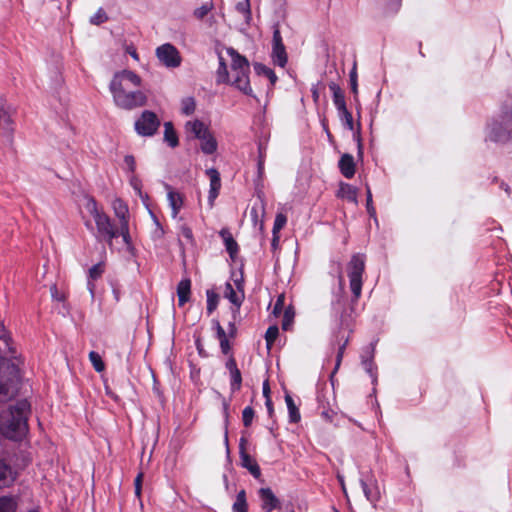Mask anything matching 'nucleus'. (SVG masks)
Returning a JSON list of instances; mask_svg holds the SVG:
<instances>
[{
	"label": "nucleus",
	"mask_w": 512,
	"mask_h": 512,
	"mask_svg": "<svg viewBox=\"0 0 512 512\" xmlns=\"http://www.w3.org/2000/svg\"><path fill=\"white\" fill-rule=\"evenodd\" d=\"M31 405L27 399L18 400L14 405L0 412V437L21 441L28 433V419Z\"/></svg>",
	"instance_id": "4"
},
{
	"label": "nucleus",
	"mask_w": 512,
	"mask_h": 512,
	"mask_svg": "<svg viewBox=\"0 0 512 512\" xmlns=\"http://www.w3.org/2000/svg\"><path fill=\"white\" fill-rule=\"evenodd\" d=\"M337 114H338V117H339L342 125L346 129L353 131L354 130V121H353L352 113L347 108H345L341 111H338Z\"/></svg>",
	"instance_id": "34"
},
{
	"label": "nucleus",
	"mask_w": 512,
	"mask_h": 512,
	"mask_svg": "<svg viewBox=\"0 0 512 512\" xmlns=\"http://www.w3.org/2000/svg\"><path fill=\"white\" fill-rule=\"evenodd\" d=\"M225 367H226V369L229 371V373H231V372H233V371H235V370L239 369V368L237 367L236 360H235V358H234L232 355H230V357H229V358H228V360L226 361V363H225Z\"/></svg>",
	"instance_id": "63"
},
{
	"label": "nucleus",
	"mask_w": 512,
	"mask_h": 512,
	"mask_svg": "<svg viewBox=\"0 0 512 512\" xmlns=\"http://www.w3.org/2000/svg\"><path fill=\"white\" fill-rule=\"evenodd\" d=\"M255 416V411L251 406H246L242 411L243 425L248 428L251 426Z\"/></svg>",
	"instance_id": "45"
},
{
	"label": "nucleus",
	"mask_w": 512,
	"mask_h": 512,
	"mask_svg": "<svg viewBox=\"0 0 512 512\" xmlns=\"http://www.w3.org/2000/svg\"><path fill=\"white\" fill-rule=\"evenodd\" d=\"M104 272L105 264L103 261H100L89 268L87 278L97 280L101 278Z\"/></svg>",
	"instance_id": "38"
},
{
	"label": "nucleus",
	"mask_w": 512,
	"mask_h": 512,
	"mask_svg": "<svg viewBox=\"0 0 512 512\" xmlns=\"http://www.w3.org/2000/svg\"><path fill=\"white\" fill-rule=\"evenodd\" d=\"M284 301H285L284 294H280L277 297V299H276V301L274 303V306H273L272 314L274 316L277 317V316H279L282 313L283 308H284Z\"/></svg>",
	"instance_id": "52"
},
{
	"label": "nucleus",
	"mask_w": 512,
	"mask_h": 512,
	"mask_svg": "<svg viewBox=\"0 0 512 512\" xmlns=\"http://www.w3.org/2000/svg\"><path fill=\"white\" fill-rule=\"evenodd\" d=\"M365 255L361 253L353 254L347 264V274L352 292L350 307L347 306V295L344 289V280L339 277V287L333 292L331 300L332 316L335 318L340 329H351V313L353 304L358 301L362 293L363 273L365 270Z\"/></svg>",
	"instance_id": "1"
},
{
	"label": "nucleus",
	"mask_w": 512,
	"mask_h": 512,
	"mask_svg": "<svg viewBox=\"0 0 512 512\" xmlns=\"http://www.w3.org/2000/svg\"><path fill=\"white\" fill-rule=\"evenodd\" d=\"M186 133L193 136L195 139L203 138L205 133L209 131L208 126L199 119L188 121L185 124Z\"/></svg>",
	"instance_id": "21"
},
{
	"label": "nucleus",
	"mask_w": 512,
	"mask_h": 512,
	"mask_svg": "<svg viewBox=\"0 0 512 512\" xmlns=\"http://www.w3.org/2000/svg\"><path fill=\"white\" fill-rule=\"evenodd\" d=\"M157 59L166 68H177L182 63V57L179 50L171 43H164L155 50Z\"/></svg>",
	"instance_id": "7"
},
{
	"label": "nucleus",
	"mask_w": 512,
	"mask_h": 512,
	"mask_svg": "<svg viewBox=\"0 0 512 512\" xmlns=\"http://www.w3.org/2000/svg\"><path fill=\"white\" fill-rule=\"evenodd\" d=\"M199 140L201 142L200 149L204 154L212 155L217 151L218 143L210 130L205 133L203 138H200Z\"/></svg>",
	"instance_id": "24"
},
{
	"label": "nucleus",
	"mask_w": 512,
	"mask_h": 512,
	"mask_svg": "<svg viewBox=\"0 0 512 512\" xmlns=\"http://www.w3.org/2000/svg\"><path fill=\"white\" fill-rule=\"evenodd\" d=\"M349 82H350L351 91L356 98L358 95V77H357L356 66H354L349 73Z\"/></svg>",
	"instance_id": "49"
},
{
	"label": "nucleus",
	"mask_w": 512,
	"mask_h": 512,
	"mask_svg": "<svg viewBox=\"0 0 512 512\" xmlns=\"http://www.w3.org/2000/svg\"><path fill=\"white\" fill-rule=\"evenodd\" d=\"M235 320L236 319L233 318V320L228 323V328H227L228 331L226 333L227 337L235 338L236 335H237V327H236V324H235Z\"/></svg>",
	"instance_id": "62"
},
{
	"label": "nucleus",
	"mask_w": 512,
	"mask_h": 512,
	"mask_svg": "<svg viewBox=\"0 0 512 512\" xmlns=\"http://www.w3.org/2000/svg\"><path fill=\"white\" fill-rule=\"evenodd\" d=\"M167 190V199L171 208L173 218H176L183 205V197L180 193L174 191L169 184H165Z\"/></svg>",
	"instance_id": "18"
},
{
	"label": "nucleus",
	"mask_w": 512,
	"mask_h": 512,
	"mask_svg": "<svg viewBox=\"0 0 512 512\" xmlns=\"http://www.w3.org/2000/svg\"><path fill=\"white\" fill-rule=\"evenodd\" d=\"M18 507L17 498L14 496L0 497V512H16Z\"/></svg>",
	"instance_id": "33"
},
{
	"label": "nucleus",
	"mask_w": 512,
	"mask_h": 512,
	"mask_svg": "<svg viewBox=\"0 0 512 512\" xmlns=\"http://www.w3.org/2000/svg\"><path fill=\"white\" fill-rule=\"evenodd\" d=\"M278 335H279V328L277 325H271L268 327V329L265 332L266 346L268 349H270L272 347V345L274 344Z\"/></svg>",
	"instance_id": "41"
},
{
	"label": "nucleus",
	"mask_w": 512,
	"mask_h": 512,
	"mask_svg": "<svg viewBox=\"0 0 512 512\" xmlns=\"http://www.w3.org/2000/svg\"><path fill=\"white\" fill-rule=\"evenodd\" d=\"M131 187L137 192L139 196H142V182L136 175H131L129 178Z\"/></svg>",
	"instance_id": "56"
},
{
	"label": "nucleus",
	"mask_w": 512,
	"mask_h": 512,
	"mask_svg": "<svg viewBox=\"0 0 512 512\" xmlns=\"http://www.w3.org/2000/svg\"><path fill=\"white\" fill-rule=\"evenodd\" d=\"M337 196L347 201L357 204V188L348 183H341L339 186V190Z\"/></svg>",
	"instance_id": "26"
},
{
	"label": "nucleus",
	"mask_w": 512,
	"mask_h": 512,
	"mask_svg": "<svg viewBox=\"0 0 512 512\" xmlns=\"http://www.w3.org/2000/svg\"><path fill=\"white\" fill-rule=\"evenodd\" d=\"M180 233H181V236L183 238H185L188 243H190V244L194 243L193 232H192V229L189 226H187L185 224L181 225L180 226Z\"/></svg>",
	"instance_id": "53"
},
{
	"label": "nucleus",
	"mask_w": 512,
	"mask_h": 512,
	"mask_svg": "<svg viewBox=\"0 0 512 512\" xmlns=\"http://www.w3.org/2000/svg\"><path fill=\"white\" fill-rule=\"evenodd\" d=\"M258 159L265 160L266 159V150H267V139H259L258 144Z\"/></svg>",
	"instance_id": "59"
},
{
	"label": "nucleus",
	"mask_w": 512,
	"mask_h": 512,
	"mask_svg": "<svg viewBox=\"0 0 512 512\" xmlns=\"http://www.w3.org/2000/svg\"><path fill=\"white\" fill-rule=\"evenodd\" d=\"M14 126L11 116L4 108V99L0 96V137L5 145L13 143Z\"/></svg>",
	"instance_id": "10"
},
{
	"label": "nucleus",
	"mask_w": 512,
	"mask_h": 512,
	"mask_svg": "<svg viewBox=\"0 0 512 512\" xmlns=\"http://www.w3.org/2000/svg\"><path fill=\"white\" fill-rule=\"evenodd\" d=\"M141 83V77L132 70L124 69L115 72L109 84L114 104L127 111L145 106L148 97L138 89Z\"/></svg>",
	"instance_id": "2"
},
{
	"label": "nucleus",
	"mask_w": 512,
	"mask_h": 512,
	"mask_svg": "<svg viewBox=\"0 0 512 512\" xmlns=\"http://www.w3.org/2000/svg\"><path fill=\"white\" fill-rule=\"evenodd\" d=\"M353 139L357 143V156L359 158H363V144H362V139H361L360 126L353 133Z\"/></svg>",
	"instance_id": "54"
},
{
	"label": "nucleus",
	"mask_w": 512,
	"mask_h": 512,
	"mask_svg": "<svg viewBox=\"0 0 512 512\" xmlns=\"http://www.w3.org/2000/svg\"><path fill=\"white\" fill-rule=\"evenodd\" d=\"M191 295V280L183 278L177 285V296L179 306H183L190 299Z\"/></svg>",
	"instance_id": "23"
},
{
	"label": "nucleus",
	"mask_w": 512,
	"mask_h": 512,
	"mask_svg": "<svg viewBox=\"0 0 512 512\" xmlns=\"http://www.w3.org/2000/svg\"><path fill=\"white\" fill-rule=\"evenodd\" d=\"M338 167L341 174L347 179H351L355 175V161L349 153H345L340 157Z\"/></svg>",
	"instance_id": "20"
},
{
	"label": "nucleus",
	"mask_w": 512,
	"mask_h": 512,
	"mask_svg": "<svg viewBox=\"0 0 512 512\" xmlns=\"http://www.w3.org/2000/svg\"><path fill=\"white\" fill-rule=\"evenodd\" d=\"M377 3L385 15H394L399 11L402 0H377Z\"/></svg>",
	"instance_id": "28"
},
{
	"label": "nucleus",
	"mask_w": 512,
	"mask_h": 512,
	"mask_svg": "<svg viewBox=\"0 0 512 512\" xmlns=\"http://www.w3.org/2000/svg\"><path fill=\"white\" fill-rule=\"evenodd\" d=\"M329 89L332 92L333 103L337 112L347 108L345 96L340 86L335 82H331L329 84Z\"/></svg>",
	"instance_id": "25"
},
{
	"label": "nucleus",
	"mask_w": 512,
	"mask_h": 512,
	"mask_svg": "<svg viewBox=\"0 0 512 512\" xmlns=\"http://www.w3.org/2000/svg\"><path fill=\"white\" fill-rule=\"evenodd\" d=\"M124 163L126 165L127 172L131 173V175L134 174L136 170V161L133 155H126L124 157Z\"/></svg>",
	"instance_id": "57"
},
{
	"label": "nucleus",
	"mask_w": 512,
	"mask_h": 512,
	"mask_svg": "<svg viewBox=\"0 0 512 512\" xmlns=\"http://www.w3.org/2000/svg\"><path fill=\"white\" fill-rule=\"evenodd\" d=\"M253 67L257 75L267 77L272 86L276 84L278 78L275 72L270 67L259 62H255Z\"/></svg>",
	"instance_id": "30"
},
{
	"label": "nucleus",
	"mask_w": 512,
	"mask_h": 512,
	"mask_svg": "<svg viewBox=\"0 0 512 512\" xmlns=\"http://www.w3.org/2000/svg\"><path fill=\"white\" fill-rule=\"evenodd\" d=\"M142 478H143V473H139L135 480H134V486H135V494L140 497L141 495V490H142Z\"/></svg>",
	"instance_id": "61"
},
{
	"label": "nucleus",
	"mask_w": 512,
	"mask_h": 512,
	"mask_svg": "<svg viewBox=\"0 0 512 512\" xmlns=\"http://www.w3.org/2000/svg\"><path fill=\"white\" fill-rule=\"evenodd\" d=\"M359 482L367 501L372 505H376L381 498V494L378 481L372 471L361 472Z\"/></svg>",
	"instance_id": "8"
},
{
	"label": "nucleus",
	"mask_w": 512,
	"mask_h": 512,
	"mask_svg": "<svg viewBox=\"0 0 512 512\" xmlns=\"http://www.w3.org/2000/svg\"><path fill=\"white\" fill-rule=\"evenodd\" d=\"M483 141L499 146L512 144V98L502 102L483 127Z\"/></svg>",
	"instance_id": "3"
},
{
	"label": "nucleus",
	"mask_w": 512,
	"mask_h": 512,
	"mask_svg": "<svg viewBox=\"0 0 512 512\" xmlns=\"http://www.w3.org/2000/svg\"><path fill=\"white\" fill-rule=\"evenodd\" d=\"M249 71L250 70H240L232 72L233 80L231 81V85L241 91L243 94L257 99L250 85Z\"/></svg>",
	"instance_id": "14"
},
{
	"label": "nucleus",
	"mask_w": 512,
	"mask_h": 512,
	"mask_svg": "<svg viewBox=\"0 0 512 512\" xmlns=\"http://www.w3.org/2000/svg\"><path fill=\"white\" fill-rule=\"evenodd\" d=\"M242 375L239 369L230 373V389L232 393H235L241 389Z\"/></svg>",
	"instance_id": "39"
},
{
	"label": "nucleus",
	"mask_w": 512,
	"mask_h": 512,
	"mask_svg": "<svg viewBox=\"0 0 512 512\" xmlns=\"http://www.w3.org/2000/svg\"><path fill=\"white\" fill-rule=\"evenodd\" d=\"M217 82L218 83H229V73L226 62L222 56H219V66L217 69Z\"/></svg>",
	"instance_id": "35"
},
{
	"label": "nucleus",
	"mask_w": 512,
	"mask_h": 512,
	"mask_svg": "<svg viewBox=\"0 0 512 512\" xmlns=\"http://www.w3.org/2000/svg\"><path fill=\"white\" fill-rule=\"evenodd\" d=\"M108 19L106 13L102 8H99L98 11L90 17V23L93 25H100L104 22H106Z\"/></svg>",
	"instance_id": "50"
},
{
	"label": "nucleus",
	"mask_w": 512,
	"mask_h": 512,
	"mask_svg": "<svg viewBox=\"0 0 512 512\" xmlns=\"http://www.w3.org/2000/svg\"><path fill=\"white\" fill-rule=\"evenodd\" d=\"M347 342H348V339H346L344 341V343L339 346V349H338V352H337V356H336L335 367H334V370H333L331 376H333L336 373V371L338 370V368H339V366L341 364V361H342V358H343V354H344V350H345Z\"/></svg>",
	"instance_id": "55"
},
{
	"label": "nucleus",
	"mask_w": 512,
	"mask_h": 512,
	"mask_svg": "<svg viewBox=\"0 0 512 512\" xmlns=\"http://www.w3.org/2000/svg\"><path fill=\"white\" fill-rule=\"evenodd\" d=\"M285 402H286L287 409H288L289 422L290 423H298L301 419V415H300L299 409L296 406L293 398L288 393H286V395H285Z\"/></svg>",
	"instance_id": "31"
},
{
	"label": "nucleus",
	"mask_w": 512,
	"mask_h": 512,
	"mask_svg": "<svg viewBox=\"0 0 512 512\" xmlns=\"http://www.w3.org/2000/svg\"><path fill=\"white\" fill-rule=\"evenodd\" d=\"M236 10L245 15L246 18H250L251 17V9H250V3H249V0H243L241 2H238L236 4Z\"/></svg>",
	"instance_id": "51"
},
{
	"label": "nucleus",
	"mask_w": 512,
	"mask_h": 512,
	"mask_svg": "<svg viewBox=\"0 0 512 512\" xmlns=\"http://www.w3.org/2000/svg\"><path fill=\"white\" fill-rule=\"evenodd\" d=\"M248 502L245 489H241L232 505V512H248Z\"/></svg>",
	"instance_id": "32"
},
{
	"label": "nucleus",
	"mask_w": 512,
	"mask_h": 512,
	"mask_svg": "<svg viewBox=\"0 0 512 512\" xmlns=\"http://www.w3.org/2000/svg\"><path fill=\"white\" fill-rule=\"evenodd\" d=\"M214 8V4L212 1L203 3L200 7L196 8L193 12V15L198 20L204 19Z\"/></svg>",
	"instance_id": "40"
},
{
	"label": "nucleus",
	"mask_w": 512,
	"mask_h": 512,
	"mask_svg": "<svg viewBox=\"0 0 512 512\" xmlns=\"http://www.w3.org/2000/svg\"><path fill=\"white\" fill-rule=\"evenodd\" d=\"M93 219L96 225V232L94 233L96 241L106 242L109 246H112L113 240L119 237V233L111 218L103 212Z\"/></svg>",
	"instance_id": "5"
},
{
	"label": "nucleus",
	"mask_w": 512,
	"mask_h": 512,
	"mask_svg": "<svg viewBox=\"0 0 512 512\" xmlns=\"http://www.w3.org/2000/svg\"><path fill=\"white\" fill-rule=\"evenodd\" d=\"M212 326L213 329L216 331L217 339H221L227 336L226 331L224 330V328L221 326L220 322L217 319L212 320Z\"/></svg>",
	"instance_id": "58"
},
{
	"label": "nucleus",
	"mask_w": 512,
	"mask_h": 512,
	"mask_svg": "<svg viewBox=\"0 0 512 512\" xmlns=\"http://www.w3.org/2000/svg\"><path fill=\"white\" fill-rule=\"evenodd\" d=\"M220 237L223 239L225 249L232 260H235L238 252L239 245L234 239L233 235L227 228H223L219 232Z\"/></svg>",
	"instance_id": "19"
},
{
	"label": "nucleus",
	"mask_w": 512,
	"mask_h": 512,
	"mask_svg": "<svg viewBox=\"0 0 512 512\" xmlns=\"http://www.w3.org/2000/svg\"><path fill=\"white\" fill-rule=\"evenodd\" d=\"M257 494L263 512H273L281 509V501L270 487H261Z\"/></svg>",
	"instance_id": "11"
},
{
	"label": "nucleus",
	"mask_w": 512,
	"mask_h": 512,
	"mask_svg": "<svg viewBox=\"0 0 512 512\" xmlns=\"http://www.w3.org/2000/svg\"><path fill=\"white\" fill-rule=\"evenodd\" d=\"M85 208L93 218L97 217L98 215H100L101 213L104 212V211L98 209L97 202L93 197H89L87 199Z\"/></svg>",
	"instance_id": "46"
},
{
	"label": "nucleus",
	"mask_w": 512,
	"mask_h": 512,
	"mask_svg": "<svg viewBox=\"0 0 512 512\" xmlns=\"http://www.w3.org/2000/svg\"><path fill=\"white\" fill-rule=\"evenodd\" d=\"M113 209H114V213H115L116 217L120 221V225H123L124 223H129V220H128L129 210H128L126 203L123 200L116 199L113 202Z\"/></svg>",
	"instance_id": "27"
},
{
	"label": "nucleus",
	"mask_w": 512,
	"mask_h": 512,
	"mask_svg": "<svg viewBox=\"0 0 512 512\" xmlns=\"http://www.w3.org/2000/svg\"><path fill=\"white\" fill-rule=\"evenodd\" d=\"M164 140L171 148H175L179 145L178 135L173 127L172 122L164 123Z\"/></svg>",
	"instance_id": "29"
},
{
	"label": "nucleus",
	"mask_w": 512,
	"mask_h": 512,
	"mask_svg": "<svg viewBox=\"0 0 512 512\" xmlns=\"http://www.w3.org/2000/svg\"><path fill=\"white\" fill-rule=\"evenodd\" d=\"M218 340H219L221 352L224 355L230 354V352H231V345H230V342L228 340V337L226 336V337H223V338L218 339Z\"/></svg>",
	"instance_id": "60"
},
{
	"label": "nucleus",
	"mask_w": 512,
	"mask_h": 512,
	"mask_svg": "<svg viewBox=\"0 0 512 512\" xmlns=\"http://www.w3.org/2000/svg\"><path fill=\"white\" fill-rule=\"evenodd\" d=\"M196 102L194 97H185L181 100V113L189 116L195 112Z\"/></svg>",
	"instance_id": "36"
},
{
	"label": "nucleus",
	"mask_w": 512,
	"mask_h": 512,
	"mask_svg": "<svg viewBox=\"0 0 512 512\" xmlns=\"http://www.w3.org/2000/svg\"><path fill=\"white\" fill-rule=\"evenodd\" d=\"M234 285L236 287V290H238L240 293H244V280L242 274H240L239 277L234 279Z\"/></svg>",
	"instance_id": "64"
},
{
	"label": "nucleus",
	"mask_w": 512,
	"mask_h": 512,
	"mask_svg": "<svg viewBox=\"0 0 512 512\" xmlns=\"http://www.w3.org/2000/svg\"><path fill=\"white\" fill-rule=\"evenodd\" d=\"M89 360L92 364V366L94 367L95 371L97 372H102L105 368V364L102 360V357L100 356V354L96 351H91L89 353Z\"/></svg>",
	"instance_id": "43"
},
{
	"label": "nucleus",
	"mask_w": 512,
	"mask_h": 512,
	"mask_svg": "<svg viewBox=\"0 0 512 512\" xmlns=\"http://www.w3.org/2000/svg\"><path fill=\"white\" fill-rule=\"evenodd\" d=\"M294 311L292 310L291 307H288L285 309L284 311V315H283V320H282V329L287 331L290 326L292 325L293 323V320H294Z\"/></svg>",
	"instance_id": "48"
},
{
	"label": "nucleus",
	"mask_w": 512,
	"mask_h": 512,
	"mask_svg": "<svg viewBox=\"0 0 512 512\" xmlns=\"http://www.w3.org/2000/svg\"><path fill=\"white\" fill-rule=\"evenodd\" d=\"M17 478V472L3 458H0V489L10 487Z\"/></svg>",
	"instance_id": "17"
},
{
	"label": "nucleus",
	"mask_w": 512,
	"mask_h": 512,
	"mask_svg": "<svg viewBox=\"0 0 512 512\" xmlns=\"http://www.w3.org/2000/svg\"><path fill=\"white\" fill-rule=\"evenodd\" d=\"M375 343H370L364 354L361 355V364L370 376L372 384L375 386L378 381L377 366L374 362Z\"/></svg>",
	"instance_id": "13"
},
{
	"label": "nucleus",
	"mask_w": 512,
	"mask_h": 512,
	"mask_svg": "<svg viewBox=\"0 0 512 512\" xmlns=\"http://www.w3.org/2000/svg\"><path fill=\"white\" fill-rule=\"evenodd\" d=\"M224 297L228 299L235 308L232 309V315H234V319L237 318V315L239 314V309L243 303V300L245 298L244 293H240L238 290H236L233 285L230 282L225 283V290H224Z\"/></svg>",
	"instance_id": "16"
},
{
	"label": "nucleus",
	"mask_w": 512,
	"mask_h": 512,
	"mask_svg": "<svg viewBox=\"0 0 512 512\" xmlns=\"http://www.w3.org/2000/svg\"><path fill=\"white\" fill-rule=\"evenodd\" d=\"M287 217L283 213H277L275 216L272 234H279V231L285 226Z\"/></svg>",
	"instance_id": "47"
},
{
	"label": "nucleus",
	"mask_w": 512,
	"mask_h": 512,
	"mask_svg": "<svg viewBox=\"0 0 512 512\" xmlns=\"http://www.w3.org/2000/svg\"><path fill=\"white\" fill-rule=\"evenodd\" d=\"M206 298H207V312H208V314H211L217 308L219 297H218V294L215 293L213 290H207Z\"/></svg>",
	"instance_id": "42"
},
{
	"label": "nucleus",
	"mask_w": 512,
	"mask_h": 512,
	"mask_svg": "<svg viewBox=\"0 0 512 512\" xmlns=\"http://www.w3.org/2000/svg\"><path fill=\"white\" fill-rule=\"evenodd\" d=\"M229 402L223 398L222 400V411L224 416V424H225V435H224V441L226 446L228 447V424H229Z\"/></svg>",
	"instance_id": "44"
},
{
	"label": "nucleus",
	"mask_w": 512,
	"mask_h": 512,
	"mask_svg": "<svg viewBox=\"0 0 512 512\" xmlns=\"http://www.w3.org/2000/svg\"><path fill=\"white\" fill-rule=\"evenodd\" d=\"M239 456L240 465L247 469L255 479H259L261 477V469L256 460L247 453L246 439L244 437H241L239 441Z\"/></svg>",
	"instance_id": "12"
},
{
	"label": "nucleus",
	"mask_w": 512,
	"mask_h": 512,
	"mask_svg": "<svg viewBox=\"0 0 512 512\" xmlns=\"http://www.w3.org/2000/svg\"><path fill=\"white\" fill-rule=\"evenodd\" d=\"M227 53L231 57L232 72L240 70H250V65L246 57L240 55L235 49L229 48Z\"/></svg>",
	"instance_id": "22"
},
{
	"label": "nucleus",
	"mask_w": 512,
	"mask_h": 512,
	"mask_svg": "<svg viewBox=\"0 0 512 512\" xmlns=\"http://www.w3.org/2000/svg\"><path fill=\"white\" fill-rule=\"evenodd\" d=\"M271 57L275 65L284 68L288 62L285 45L278 27H274Z\"/></svg>",
	"instance_id": "9"
},
{
	"label": "nucleus",
	"mask_w": 512,
	"mask_h": 512,
	"mask_svg": "<svg viewBox=\"0 0 512 512\" xmlns=\"http://www.w3.org/2000/svg\"><path fill=\"white\" fill-rule=\"evenodd\" d=\"M119 237L121 236L124 244L126 245L127 250L131 251L133 249L132 239L129 232V223H124L120 225L118 228Z\"/></svg>",
	"instance_id": "37"
},
{
	"label": "nucleus",
	"mask_w": 512,
	"mask_h": 512,
	"mask_svg": "<svg viewBox=\"0 0 512 512\" xmlns=\"http://www.w3.org/2000/svg\"><path fill=\"white\" fill-rule=\"evenodd\" d=\"M207 176L210 178V189L208 193V204L213 207L216 198L219 195L221 189V178L220 173L216 168H209L206 170Z\"/></svg>",
	"instance_id": "15"
},
{
	"label": "nucleus",
	"mask_w": 512,
	"mask_h": 512,
	"mask_svg": "<svg viewBox=\"0 0 512 512\" xmlns=\"http://www.w3.org/2000/svg\"><path fill=\"white\" fill-rule=\"evenodd\" d=\"M161 126V121L157 114L151 110H144L135 120V132L142 137L154 136Z\"/></svg>",
	"instance_id": "6"
}]
</instances>
